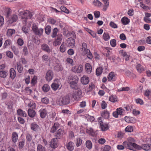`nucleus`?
Returning a JSON list of instances; mask_svg holds the SVG:
<instances>
[{
    "mask_svg": "<svg viewBox=\"0 0 151 151\" xmlns=\"http://www.w3.org/2000/svg\"><path fill=\"white\" fill-rule=\"evenodd\" d=\"M19 15L22 19H24L23 23L26 24L27 23V19H31L32 17L31 12L28 10H25L20 12L19 13Z\"/></svg>",
    "mask_w": 151,
    "mask_h": 151,
    "instance_id": "f257e3e1",
    "label": "nucleus"
},
{
    "mask_svg": "<svg viewBox=\"0 0 151 151\" xmlns=\"http://www.w3.org/2000/svg\"><path fill=\"white\" fill-rule=\"evenodd\" d=\"M70 101V99L68 96H65L60 98L57 103L60 106L65 105L68 104Z\"/></svg>",
    "mask_w": 151,
    "mask_h": 151,
    "instance_id": "f03ea898",
    "label": "nucleus"
},
{
    "mask_svg": "<svg viewBox=\"0 0 151 151\" xmlns=\"http://www.w3.org/2000/svg\"><path fill=\"white\" fill-rule=\"evenodd\" d=\"M128 143V148L130 150H133L134 148H136L139 147L138 145L135 143V140L133 138L130 137L127 139Z\"/></svg>",
    "mask_w": 151,
    "mask_h": 151,
    "instance_id": "7ed1b4c3",
    "label": "nucleus"
},
{
    "mask_svg": "<svg viewBox=\"0 0 151 151\" xmlns=\"http://www.w3.org/2000/svg\"><path fill=\"white\" fill-rule=\"evenodd\" d=\"M32 30L35 35L39 36L42 35L44 31L43 29L42 28H39L35 24H33L32 25Z\"/></svg>",
    "mask_w": 151,
    "mask_h": 151,
    "instance_id": "20e7f679",
    "label": "nucleus"
},
{
    "mask_svg": "<svg viewBox=\"0 0 151 151\" xmlns=\"http://www.w3.org/2000/svg\"><path fill=\"white\" fill-rule=\"evenodd\" d=\"M51 87L54 91H56L58 89H60L61 87V85L60 81L57 79L55 80L51 85Z\"/></svg>",
    "mask_w": 151,
    "mask_h": 151,
    "instance_id": "39448f33",
    "label": "nucleus"
},
{
    "mask_svg": "<svg viewBox=\"0 0 151 151\" xmlns=\"http://www.w3.org/2000/svg\"><path fill=\"white\" fill-rule=\"evenodd\" d=\"M73 37H70L67 40V45L68 47H73L75 45V38H76V35L74 33L72 34Z\"/></svg>",
    "mask_w": 151,
    "mask_h": 151,
    "instance_id": "423d86ee",
    "label": "nucleus"
},
{
    "mask_svg": "<svg viewBox=\"0 0 151 151\" xmlns=\"http://www.w3.org/2000/svg\"><path fill=\"white\" fill-rule=\"evenodd\" d=\"M82 92L81 90H78L74 91L72 94L73 98L76 100L78 101L81 97Z\"/></svg>",
    "mask_w": 151,
    "mask_h": 151,
    "instance_id": "0eeeda50",
    "label": "nucleus"
},
{
    "mask_svg": "<svg viewBox=\"0 0 151 151\" xmlns=\"http://www.w3.org/2000/svg\"><path fill=\"white\" fill-rule=\"evenodd\" d=\"M72 70L74 72L80 73L83 70V67L81 65H76L73 67L72 68Z\"/></svg>",
    "mask_w": 151,
    "mask_h": 151,
    "instance_id": "6e6552de",
    "label": "nucleus"
},
{
    "mask_svg": "<svg viewBox=\"0 0 151 151\" xmlns=\"http://www.w3.org/2000/svg\"><path fill=\"white\" fill-rule=\"evenodd\" d=\"M53 77V72L50 70H48L47 72L45 78L48 81H50L52 80Z\"/></svg>",
    "mask_w": 151,
    "mask_h": 151,
    "instance_id": "1a4fd4ad",
    "label": "nucleus"
},
{
    "mask_svg": "<svg viewBox=\"0 0 151 151\" xmlns=\"http://www.w3.org/2000/svg\"><path fill=\"white\" fill-rule=\"evenodd\" d=\"M89 50H90L87 48L86 44L85 42H83L82 45L81 50L82 55H86Z\"/></svg>",
    "mask_w": 151,
    "mask_h": 151,
    "instance_id": "9d476101",
    "label": "nucleus"
},
{
    "mask_svg": "<svg viewBox=\"0 0 151 151\" xmlns=\"http://www.w3.org/2000/svg\"><path fill=\"white\" fill-rule=\"evenodd\" d=\"M150 145L149 144H146L142 145L141 146L138 145L139 147L136 149L139 150L143 149L145 150H148L150 149Z\"/></svg>",
    "mask_w": 151,
    "mask_h": 151,
    "instance_id": "9b49d317",
    "label": "nucleus"
},
{
    "mask_svg": "<svg viewBox=\"0 0 151 151\" xmlns=\"http://www.w3.org/2000/svg\"><path fill=\"white\" fill-rule=\"evenodd\" d=\"M18 19V16L15 14H13L11 16L9 20V23L12 24L16 22Z\"/></svg>",
    "mask_w": 151,
    "mask_h": 151,
    "instance_id": "f8f14e48",
    "label": "nucleus"
},
{
    "mask_svg": "<svg viewBox=\"0 0 151 151\" xmlns=\"http://www.w3.org/2000/svg\"><path fill=\"white\" fill-rule=\"evenodd\" d=\"M63 133V130L61 129H59L55 134V138L60 139L62 136Z\"/></svg>",
    "mask_w": 151,
    "mask_h": 151,
    "instance_id": "ddd939ff",
    "label": "nucleus"
},
{
    "mask_svg": "<svg viewBox=\"0 0 151 151\" xmlns=\"http://www.w3.org/2000/svg\"><path fill=\"white\" fill-rule=\"evenodd\" d=\"M50 145L52 148H56L58 147L57 139L55 138L52 139L50 142Z\"/></svg>",
    "mask_w": 151,
    "mask_h": 151,
    "instance_id": "4468645a",
    "label": "nucleus"
},
{
    "mask_svg": "<svg viewBox=\"0 0 151 151\" xmlns=\"http://www.w3.org/2000/svg\"><path fill=\"white\" fill-rule=\"evenodd\" d=\"M40 117L42 118H45L47 114V111L45 109H41L39 111Z\"/></svg>",
    "mask_w": 151,
    "mask_h": 151,
    "instance_id": "2eb2a0df",
    "label": "nucleus"
},
{
    "mask_svg": "<svg viewBox=\"0 0 151 151\" xmlns=\"http://www.w3.org/2000/svg\"><path fill=\"white\" fill-rule=\"evenodd\" d=\"M99 124L102 131H105L109 129V126L107 124L103 123L102 122H100Z\"/></svg>",
    "mask_w": 151,
    "mask_h": 151,
    "instance_id": "dca6fc26",
    "label": "nucleus"
},
{
    "mask_svg": "<svg viewBox=\"0 0 151 151\" xmlns=\"http://www.w3.org/2000/svg\"><path fill=\"white\" fill-rule=\"evenodd\" d=\"M74 145L73 142L70 141L66 145L67 149L70 151H72L74 149Z\"/></svg>",
    "mask_w": 151,
    "mask_h": 151,
    "instance_id": "f3484780",
    "label": "nucleus"
},
{
    "mask_svg": "<svg viewBox=\"0 0 151 151\" xmlns=\"http://www.w3.org/2000/svg\"><path fill=\"white\" fill-rule=\"evenodd\" d=\"M60 124L58 123H55L53 125L52 127L50 132L52 133H54L60 127Z\"/></svg>",
    "mask_w": 151,
    "mask_h": 151,
    "instance_id": "a211bd4d",
    "label": "nucleus"
},
{
    "mask_svg": "<svg viewBox=\"0 0 151 151\" xmlns=\"http://www.w3.org/2000/svg\"><path fill=\"white\" fill-rule=\"evenodd\" d=\"M81 82L83 84H87L89 82V78L88 77L84 76L81 78Z\"/></svg>",
    "mask_w": 151,
    "mask_h": 151,
    "instance_id": "6ab92c4d",
    "label": "nucleus"
},
{
    "mask_svg": "<svg viewBox=\"0 0 151 151\" xmlns=\"http://www.w3.org/2000/svg\"><path fill=\"white\" fill-rule=\"evenodd\" d=\"M18 139V136L17 133L15 132H13L12 136V140L14 143H16Z\"/></svg>",
    "mask_w": 151,
    "mask_h": 151,
    "instance_id": "aec40b11",
    "label": "nucleus"
},
{
    "mask_svg": "<svg viewBox=\"0 0 151 151\" xmlns=\"http://www.w3.org/2000/svg\"><path fill=\"white\" fill-rule=\"evenodd\" d=\"M85 68L86 71L87 73H90L92 70V68L91 65L88 63H86L85 65Z\"/></svg>",
    "mask_w": 151,
    "mask_h": 151,
    "instance_id": "412c9836",
    "label": "nucleus"
},
{
    "mask_svg": "<svg viewBox=\"0 0 151 151\" xmlns=\"http://www.w3.org/2000/svg\"><path fill=\"white\" fill-rule=\"evenodd\" d=\"M17 68L18 72L21 73L22 72L23 67L20 61L18 62L17 63Z\"/></svg>",
    "mask_w": 151,
    "mask_h": 151,
    "instance_id": "4be33fe9",
    "label": "nucleus"
},
{
    "mask_svg": "<svg viewBox=\"0 0 151 151\" xmlns=\"http://www.w3.org/2000/svg\"><path fill=\"white\" fill-rule=\"evenodd\" d=\"M16 75V72L14 68H11L10 70V77L12 79L15 77Z\"/></svg>",
    "mask_w": 151,
    "mask_h": 151,
    "instance_id": "5701e85b",
    "label": "nucleus"
},
{
    "mask_svg": "<svg viewBox=\"0 0 151 151\" xmlns=\"http://www.w3.org/2000/svg\"><path fill=\"white\" fill-rule=\"evenodd\" d=\"M87 133L91 135L94 136L95 135V132L93 129L91 127H87L86 128Z\"/></svg>",
    "mask_w": 151,
    "mask_h": 151,
    "instance_id": "b1692460",
    "label": "nucleus"
},
{
    "mask_svg": "<svg viewBox=\"0 0 151 151\" xmlns=\"http://www.w3.org/2000/svg\"><path fill=\"white\" fill-rule=\"evenodd\" d=\"M42 48L45 51L48 53H50V49L48 46L45 44H43L42 45Z\"/></svg>",
    "mask_w": 151,
    "mask_h": 151,
    "instance_id": "393cba45",
    "label": "nucleus"
},
{
    "mask_svg": "<svg viewBox=\"0 0 151 151\" xmlns=\"http://www.w3.org/2000/svg\"><path fill=\"white\" fill-rule=\"evenodd\" d=\"M108 80L109 81L111 80L113 81H115V76L114 72H111L109 73L108 77Z\"/></svg>",
    "mask_w": 151,
    "mask_h": 151,
    "instance_id": "a878e982",
    "label": "nucleus"
},
{
    "mask_svg": "<svg viewBox=\"0 0 151 151\" xmlns=\"http://www.w3.org/2000/svg\"><path fill=\"white\" fill-rule=\"evenodd\" d=\"M27 112L29 116L33 118L35 115V111L33 109H29L28 110Z\"/></svg>",
    "mask_w": 151,
    "mask_h": 151,
    "instance_id": "bb28decb",
    "label": "nucleus"
},
{
    "mask_svg": "<svg viewBox=\"0 0 151 151\" xmlns=\"http://www.w3.org/2000/svg\"><path fill=\"white\" fill-rule=\"evenodd\" d=\"M17 113L18 115L19 116L25 117L27 116V114L24 111H23L21 109H19L17 111Z\"/></svg>",
    "mask_w": 151,
    "mask_h": 151,
    "instance_id": "cd10ccee",
    "label": "nucleus"
},
{
    "mask_svg": "<svg viewBox=\"0 0 151 151\" xmlns=\"http://www.w3.org/2000/svg\"><path fill=\"white\" fill-rule=\"evenodd\" d=\"M121 22L124 25H127L129 23V20L127 18L124 17L122 18Z\"/></svg>",
    "mask_w": 151,
    "mask_h": 151,
    "instance_id": "c85d7f7f",
    "label": "nucleus"
},
{
    "mask_svg": "<svg viewBox=\"0 0 151 151\" xmlns=\"http://www.w3.org/2000/svg\"><path fill=\"white\" fill-rule=\"evenodd\" d=\"M12 41L11 40L8 39L6 40L4 44L3 48H5L9 46L10 45L12 44Z\"/></svg>",
    "mask_w": 151,
    "mask_h": 151,
    "instance_id": "c756f323",
    "label": "nucleus"
},
{
    "mask_svg": "<svg viewBox=\"0 0 151 151\" xmlns=\"http://www.w3.org/2000/svg\"><path fill=\"white\" fill-rule=\"evenodd\" d=\"M78 82L70 81V86L73 89H76L77 88V83Z\"/></svg>",
    "mask_w": 151,
    "mask_h": 151,
    "instance_id": "7c9ffc66",
    "label": "nucleus"
},
{
    "mask_svg": "<svg viewBox=\"0 0 151 151\" xmlns=\"http://www.w3.org/2000/svg\"><path fill=\"white\" fill-rule=\"evenodd\" d=\"M109 100L112 102H115L117 101L118 99L115 95H111L109 98Z\"/></svg>",
    "mask_w": 151,
    "mask_h": 151,
    "instance_id": "2f4dec72",
    "label": "nucleus"
},
{
    "mask_svg": "<svg viewBox=\"0 0 151 151\" xmlns=\"http://www.w3.org/2000/svg\"><path fill=\"white\" fill-rule=\"evenodd\" d=\"M85 116L86 119L88 121L92 122L95 119L94 117L93 116H90L88 114H86Z\"/></svg>",
    "mask_w": 151,
    "mask_h": 151,
    "instance_id": "473e14b6",
    "label": "nucleus"
},
{
    "mask_svg": "<svg viewBox=\"0 0 151 151\" xmlns=\"http://www.w3.org/2000/svg\"><path fill=\"white\" fill-rule=\"evenodd\" d=\"M42 60L44 62H47L50 61V57L47 55H44L42 57Z\"/></svg>",
    "mask_w": 151,
    "mask_h": 151,
    "instance_id": "72a5a7b5",
    "label": "nucleus"
},
{
    "mask_svg": "<svg viewBox=\"0 0 151 151\" xmlns=\"http://www.w3.org/2000/svg\"><path fill=\"white\" fill-rule=\"evenodd\" d=\"M86 147L89 150H91L92 147V144L90 140H87L86 142Z\"/></svg>",
    "mask_w": 151,
    "mask_h": 151,
    "instance_id": "f704fd0d",
    "label": "nucleus"
},
{
    "mask_svg": "<svg viewBox=\"0 0 151 151\" xmlns=\"http://www.w3.org/2000/svg\"><path fill=\"white\" fill-rule=\"evenodd\" d=\"M15 33V30L14 29H9L7 32V35L8 37H11Z\"/></svg>",
    "mask_w": 151,
    "mask_h": 151,
    "instance_id": "c9c22d12",
    "label": "nucleus"
},
{
    "mask_svg": "<svg viewBox=\"0 0 151 151\" xmlns=\"http://www.w3.org/2000/svg\"><path fill=\"white\" fill-rule=\"evenodd\" d=\"M5 12L6 13V17L8 18L9 17V15L11 13V10L9 8H5L4 9Z\"/></svg>",
    "mask_w": 151,
    "mask_h": 151,
    "instance_id": "e433bc0d",
    "label": "nucleus"
},
{
    "mask_svg": "<svg viewBox=\"0 0 151 151\" xmlns=\"http://www.w3.org/2000/svg\"><path fill=\"white\" fill-rule=\"evenodd\" d=\"M37 151H46L45 148L40 144H38L37 147Z\"/></svg>",
    "mask_w": 151,
    "mask_h": 151,
    "instance_id": "4c0bfd02",
    "label": "nucleus"
},
{
    "mask_svg": "<svg viewBox=\"0 0 151 151\" xmlns=\"http://www.w3.org/2000/svg\"><path fill=\"white\" fill-rule=\"evenodd\" d=\"M69 79L72 80L71 81H77L78 82V77L76 75H73L70 77Z\"/></svg>",
    "mask_w": 151,
    "mask_h": 151,
    "instance_id": "58836bf2",
    "label": "nucleus"
},
{
    "mask_svg": "<svg viewBox=\"0 0 151 151\" xmlns=\"http://www.w3.org/2000/svg\"><path fill=\"white\" fill-rule=\"evenodd\" d=\"M103 38L105 41L108 40L110 39V37L109 34L104 33L103 35Z\"/></svg>",
    "mask_w": 151,
    "mask_h": 151,
    "instance_id": "ea45409f",
    "label": "nucleus"
},
{
    "mask_svg": "<svg viewBox=\"0 0 151 151\" xmlns=\"http://www.w3.org/2000/svg\"><path fill=\"white\" fill-rule=\"evenodd\" d=\"M50 89V86L47 84H44L42 87L43 91L45 92L48 91Z\"/></svg>",
    "mask_w": 151,
    "mask_h": 151,
    "instance_id": "a19ab883",
    "label": "nucleus"
},
{
    "mask_svg": "<svg viewBox=\"0 0 151 151\" xmlns=\"http://www.w3.org/2000/svg\"><path fill=\"white\" fill-rule=\"evenodd\" d=\"M93 4L95 6L98 7L101 6L102 4V3L98 0H94Z\"/></svg>",
    "mask_w": 151,
    "mask_h": 151,
    "instance_id": "79ce46f5",
    "label": "nucleus"
},
{
    "mask_svg": "<svg viewBox=\"0 0 151 151\" xmlns=\"http://www.w3.org/2000/svg\"><path fill=\"white\" fill-rule=\"evenodd\" d=\"M60 50L62 52H64L66 50V47L64 42H63L61 45L60 47Z\"/></svg>",
    "mask_w": 151,
    "mask_h": 151,
    "instance_id": "37998d69",
    "label": "nucleus"
},
{
    "mask_svg": "<svg viewBox=\"0 0 151 151\" xmlns=\"http://www.w3.org/2000/svg\"><path fill=\"white\" fill-rule=\"evenodd\" d=\"M39 126L35 123H32L31 124V129L34 131H36L39 128Z\"/></svg>",
    "mask_w": 151,
    "mask_h": 151,
    "instance_id": "c03bdc74",
    "label": "nucleus"
},
{
    "mask_svg": "<svg viewBox=\"0 0 151 151\" xmlns=\"http://www.w3.org/2000/svg\"><path fill=\"white\" fill-rule=\"evenodd\" d=\"M136 68L137 71L139 73H141L144 70L143 68L141 67V65L139 64L137 65Z\"/></svg>",
    "mask_w": 151,
    "mask_h": 151,
    "instance_id": "a18cd8bd",
    "label": "nucleus"
},
{
    "mask_svg": "<svg viewBox=\"0 0 151 151\" xmlns=\"http://www.w3.org/2000/svg\"><path fill=\"white\" fill-rule=\"evenodd\" d=\"M125 130L127 132H132L133 131V127L132 126H128L126 128Z\"/></svg>",
    "mask_w": 151,
    "mask_h": 151,
    "instance_id": "49530a36",
    "label": "nucleus"
},
{
    "mask_svg": "<svg viewBox=\"0 0 151 151\" xmlns=\"http://www.w3.org/2000/svg\"><path fill=\"white\" fill-rule=\"evenodd\" d=\"M51 30V28L50 26L48 25L45 27V32L47 35H49L50 33Z\"/></svg>",
    "mask_w": 151,
    "mask_h": 151,
    "instance_id": "de8ad7c7",
    "label": "nucleus"
},
{
    "mask_svg": "<svg viewBox=\"0 0 151 151\" xmlns=\"http://www.w3.org/2000/svg\"><path fill=\"white\" fill-rule=\"evenodd\" d=\"M102 68L101 67L98 68L96 70V74L97 76H99L101 74L102 72Z\"/></svg>",
    "mask_w": 151,
    "mask_h": 151,
    "instance_id": "09e8293b",
    "label": "nucleus"
},
{
    "mask_svg": "<svg viewBox=\"0 0 151 151\" xmlns=\"http://www.w3.org/2000/svg\"><path fill=\"white\" fill-rule=\"evenodd\" d=\"M29 107L31 108L32 109H36V104L33 101H31L28 104Z\"/></svg>",
    "mask_w": 151,
    "mask_h": 151,
    "instance_id": "8fccbe9b",
    "label": "nucleus"
},
{
    "mask_svg": "<svg viewBox=\"0 0 151 151\" xmlns=\"http://www.w3.org/2000/svg\"><path fill=\"white\" fill-rule=\"evenodd\" d=\"M101 116L105 119H107L109 117V113L108 111H104L101 114Z\"/></svg>",
    "mask_w": 151,
    "mask_h": 151,
    "instance_id": "3c124183",
    "label": "nucleus"
},
{
    "mask_svg": "<svg viewBox=\"0 0 151 151\" xmlns=\"http://www.w3.org/2000/svg\"><path fill=\"white\" fill-rule=\"evenodd\" d=\"M7 75V72L6 71H0V76L2 78H5Z\"/></svg>",
    "mask_w": 151,
    "mask_h": 151,
    "instance_id": "603ef678",
    "label": "nucleus"
},
{
    "mask_svg": "<svg viewBox=\"0 0 151 151\" xmlns=\"http://www.w3.org/2000/svg\"><path fill=\"white\" fill-rule=\"evenodd\" d=\"M111 147L109 145H106L103 147L102 150L103 151H109L111 149Z\"/></svg>",
    "mask_w": 151,
    "mask_h": 151,
    "instance_id": "864d4df0",
    "label": "nucleus"
},
{
    "mask_svg": "<svg viewBox=\"0 0 151 151\" xmlns=\"http://www.w3.org/2000/svg\"><path fill=\"white\" fill-rule=\"evenodd\" d=\"M26 24H24L25 25L23 26L22 28L23 31L25 34L28 33L29 30V28L25 25Z\"/></svg>",
    "mask_w": 151,
    "mask_h": 151,
    "instance_id": "5fc2aeb1",
    "label": "nucleus"
},
{
    "mask_svg": "<svg viewBox=\"0 0 151 151\" xmlns=\"http://www.w3.org/2000/svg\"><path fill=\"white\" fill-rule=\"evenodd\" d=\"M82 141L83 140L80 138H77L76 139V146L79 147L80 146L82 143Z\"/></svg>",
    "mask_w": 151,
    "mask_h": 151,
    "instance_id": "6e6d98bb",
    "label": "nucleus"
},
{
    "mask_svg": "<svg viewBox=\"0 0 151 151\" xmlns=\"http://www.w3.org/2000/svg\"><path fill=\"white\" fill-rule=\"evenodd\" d=\"M26 139L28 142H30L32 139V135L29 133H27L26 134Z\"/></svg>",
    "mask_w": 151,
    "mask_h": 151,
    "instance_id": "4d7b16f0",
    "label": "nucleus"
},
{
    "mask_svg": "<svg viewBox=\"0 0 151 151\" xmlns=\"http://www.w3.org/2000/svg\"><path fill=\"white\" fill-rule=\"evenodd\" d=\"M28 45L29 49L32 50L34 47V45L32 42L30 40L28 41Z\"/></svg>",
    "mask_w": 151,
    "mask_h": 151,
    "instance_id": "13d9d810",
    "label": "nucleus"
},
{
    "mask_svg": "<svg viewBox=\"0 0 151 151\" xmlns=\"http://www.w3.org/2000/svg\"><path fill=\"white\" fill-rule=\"evenodd\" d=\"M58 31V29L57 28H55L53 30L52 34L51 36L52 38L55 37L57 35Z\"/></svg>",
    "mask_w": 151,
    "mask_h": 151,
    "instance_id": "bf43d9fd",
    "label": "nucleus"
},
{
    "mask_svg": "<svg viewBox=\"0 0 151 151\" xmlns=\"http://www.w3.org/2000/svg\"><path fill=\"white\" fill-rule=\"evenodd\" d=\"M25 144L24 140H23L22 141H20L19 143L18 147L19 149H22L24 146Z\"/></svg>",
    "mask_w": 151,
    "mask_h": 151,
    "instance_id": "052dcab7",
    "label": "nucleus"
},
{
    "mask_svg": "<svg viewBox=\"0 0 151 151\" xmlns=\"http://www.w3.org/2000/svg\"><path fill=\"white\" fill-rule=\"evenodd\" d=\"M110 44L113 47H114L116 45V40L115 39L111 40L110 41Z\"/></svg>",
    "mask_w": 151,
    "mask_h": 151,
    "instance_id": "680f3d73",
    "label": "nucleus"
},
{
    "mask_svg": "<svg viewBox=\"0 0 151 151\" xmlns=\"http://www.w3.org/2000/svg\"><path fill=\"white\" fill-rule=\"evenodd\" d=\"M60 9L62 11L67 14H68L69 12L68 10L65 7L63 6H61Z\"/></svg>",
    "mask_w": 151,
    "mask_h": 151,
    "instance_id": "e2e57ef3",
    "label": "nucleus"
},
{
    "mask_svg": "<svg viewBox=\"0 0 151 151\" xmlns=\"http://www.w3.org/2000/svg\"><path fill=\"white\" fill-rule=\"evenodd\" d=\"M4 22V19L3 17L0 15V27L2 26Z\"/></svg>",
    "mask_w": 151,
    "mask_h": 151,
    "instance_id": "0e129e2a",
    "label": "nucleus"
},
{
    "mask_svg": "<svg viewBox=\"0 0 151 151\" xmlns=\"http://www.w3.org/2000/svg\"><path fill=\"white\" fill-rule=\"evenodd\" d=\"M17 43L19 45L22 46L24 44L23 40L21 38H19L17 40Z\"/></svg>",
    "mask_w": 151,
    "mask_h": 151,
    "instance_id": "69168bd1",
    "label": "nucleus"
},
{
    "mask_svg": "<svg viewBox=\"0 0 151 151\" xmlns=\"http://www.w3.org/2000/svg\"><path fill=\"white\" fill-rule=\"evenodd\" d=\"M12 49L16 55H17L19 54V51L18 49L14 46L12 47Z\"/></svg>",
    "mask_w": 151,
    "mask_h": 151,
    "instance_id": "338daca9",
    "label": "nucleus"
},
{
    "mask_svg": "<svg viewBox=\"0 0 151 151\" xmlns=\"http://www.w3.org/2000/svg\"><path fill=\"white\" fill-rule=\"evenodd\" d=\"M61 41L60 40H58L56 39L53 42V45L55 46H56L59 45L61 43Z\"/></svg>",
    "mask_w": 151,
    "mask_h": 151,
    "instance_id": "774afa93",
    "label": "nucleus"
}]
</instances>
